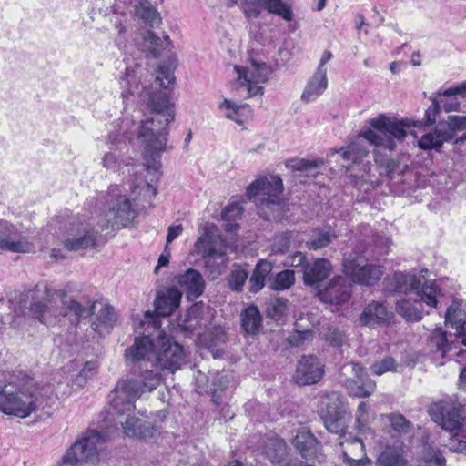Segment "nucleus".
Masks as SVG:
<instances>
[{
    "label": "nucleus",
    "instance_id": "c756f323",
    "mask_svg": "<svg viewBox=\"0 0 466 466\" xmlns=\"http://www.w3.org/2000/svg\"><path fill=\"white\" fill-rule=\"evenodd\" d=\"M292 443L305 459L316 456L319 448V443L314 435L305 429L298 431Z\"/></svg>",
    "mask_w": 466,
    "mask_h": 466
},
{
    "label": "nucleus",
    "instance_id": "e433bc0d",
    "mask_svg": "<svg viewBox=\"0 0 466 466\" xmlns=\"http://www.w3.org/2000/svg\"><path fill=\"white\" fill-rule=\"evenodd\" d=\"M273 265L267 260H259L249 279L250 290L259 291L265 286L266 278L272 271Z\"/></svg>",
    "mask_w": 466,
    "mask_h": 466
},
{
    "label": "nucleus",
    "instance_id": "ddd939ff",
    "mask_svg": "<svg viewBox=\"0 0 466 466\" xmlns=\"http://www.w3.org/2000/svg\"><path fill=\"white\" fill-rule=\"evenodd\" d=\"M99 234L86 221H76L70 224L65 236L63 245L69 251H78L94 248Z\"/></svg>",
    "mask_w": 466,
    "mask_h": 466
},
{
    "label": "nucleus",
    "instance_id": "393cba45",
    "mask_svg": "<svg viewBox=\"0 0 466 466\" xmlns=\"http://www.w3.org/2000/svg\"><path fill=\"white\" fill-rule=\"evenodd\" d=\"M100 309L96 313H94L95 317L92 322V328L98 333H108L116 324L118 320V314L109 304L98 303Z\"/></svg>",
    "mask_w": 466,
    "mask_h": 466
},
{
    "label": "nucleus",
    "instance_id": "052dcab7",
    "mask_svg": "<svg viewBox=\"0 0 466 466\" xmlns=\"http://www.w3.org/2000/svg\"><path fill=\"white\" fill-rule=\"evenodd\" d=\"M289 248V238L287 234H280L275 238L272 251L275 253H285Z\"/></svg>",
    "mask_w": 466,
    "mask_h": 466
},
{
    "label": "nucleus",
    "instance_id": "f3484780",
    "mask_svg": "<svg viewBox=\"0 0 466 466\" xmlns=\"http://www.w3.org/2000/svg\"><path fill=\"white\" fill-rule=\"evenodd\" d=\"M324 374V364L314 355L303 356L297 364L294 380L299 385L315 384Z\"/></svg>",
    "mask_w": 466,
    "mask_h": 466
},
{
    "label": "nucleus",
    "instance_id": "20e7f679",
    "mask_svg": "<svg viewBox=\"0 0 466 466\" xmlns=\"http://www.w3.org/2000/svg\"><path fill=\"white\" fill-rule=\"evenodd\" d=\"M38 287L28 291L25 296L31 297L32 302L28 308L31 316L46 326H55L61 318L73 314L77 321L95 313L97 302L88 303L87 306L73 299H68L66 291L52 290L47 285L44 286L43 295L38 294Z\"/></svg>",
    "mask_w": 466,
    "mask_h": 466
},
{
    "label": "nucleus",
    "instance_id": "bf43d9fd",
    "mask_svg": "<svg viewBox=\"0 0 466 466\" xmlns=\"http://www.w3.org/2000/svg\"><path fill=\"white\" fill-rule=\"evenodd\" d=\"M243 212L242 207L238 203L228 205L221 213V218L224 220H235L240 218Z\"/></svg>",
    "mask_w": 466,
    "mask_h": 466
},
{
    "label": "nucleus",
    "instance_id": "4be33fe9",
    "mask_svg": "<svg viewBox=\"0 0 466 466\" xmlns=\"http://www.w3.org/2000/svg\"><path fill=\"white\" fill-rule=\"evenodd\" d=\"M332 270L330 262L326 258H316L303 268V280L308 286L318 285L326 279Z\"/></svg>",
    "mask_w": 466,
    "mask_h": 466
},
{
    "label": "nucleus",
    "instance_id": "cd10ccee",
    "mask_svg": "<svg viewBox=\"0 0 466 466\" xmlns=\"http://www.w3.org/2000/svg\"><path fill=\"white\" fill-rule=\"evenodd\" d=\"M465 313L461 308L460 303L454 301L447 309L445 314V322L449 323L452 329H456L457 339L461 343L466 346V318Z\"/></svg>",
    "mask_w": 466,
    "mask_h": 466
},
{
    "label": "nucleus",
    "instance_id": "aec40b11",
    "mask_svg": "<svg viewBox=\"0 0 466 466\" xmlns=\"http://www.w3.org/2000/svg\"><path fill=\"white\" fill-rule=\"evenodd\" d=\"M319 299L325 303L340 305L351 296V284L341 276L333 278L328 286L318 292Z\"/></svg>",
    "mask_w": 466,
    "mask_h": 466
},
{
    "label": "nucleus",
    "instance_id": "6ab92c4d",
    "mask_svg": "<svg viewBox=\"0 0 466 466\" xmlns=\"http://www.w3.org/2000/svg\"><path fill=\"white\" fill-rule=\"evenodd\" d=\"M107 145L109 151L106 152L102 158V165L105 168L116 173L129 165V157L123 153L126 143L122 141L119 135L109 134Z\"/></svg>",
    "mask_w": 466,
    "mask_h": 466
},
{
    "label": "nucleus",
    "instance_id": "ea45409f",
    "mask_svg": "<svg viewBox=\"0 0 466 466\" xmlns=\"http://www.w3.org/2000/svg\"><path fill=\"white\" fill-rule=\"evenodd\" d=\"M345 461H351L352 459L364 455V444L358 438H351L340 442Z\"/></svg>",
    "mask_w": 466,
    "mask_h": 466
},
{
    "label": "nucleus",
    "instance_id": "4468645a",
    "mask_svg": "<svg viewBox=\"0 0 466 466\" xmlns=\"http://www.w3.org/2000/svg\"><path fill=\"white\" fill-rule=\"evenodd\" d=\"M345 375H351L344 380V386L350 395L358 398L370 396L376 389V382L365 372L358 363H348L342 367Z\"/></svg>",
    "mask_w": 466,
    "mask_h": 466
},
{
    "label": "nucleus",
    "instance_id": "412c9836",
    "mask_svg": "<svg viewBox=\"0 0 466 466\" xmlns=\"http://www.w3.org/2000/svg\"><path fill=\"white\" fill-rule=\"evenodd\" d=\"M196 247L203 253L207 264H209L212 259H218V265L226 263V246L220 238L213 241L209 232H206L198 239Z\"/></svg>",
    "mask_w": 466,
    "mask_h": 466
},
{
    "label": "nucleus",
    "instance_id": "a211bd4d",
    "mask_svg": "<svg viewBox=\"0 0 466 466\" xmlns=\"http://www.w3.org/2000/svg\"><path fill=\"white\" fill-rule=\"evenodd\" d=\"M114 393V390L109 394V403L111 408L112 415L117 416V417H125V421H120L123 427L124 433L129 437H135L139 439H147L148 437H151L153 435L154 427L150 422L144 421L139 418L134 417L130 415V412H132L135 410V407L123 413H118L116 410L113 408L112 405V395ZM137 400H134V402Z\"/></svg>",
    "mask_w": 466,
    "mask_h": 466
},
{
    "label": "nucleus",
    "instance_id": "a878e982",
    "mask_svg": "<svg viewBox=\"0 0 466 466\" xmlns=\"http://www.w3.org/2000/svg\"><path fill=\"white\" fill-rule=\"evenodd\" d=\"M182 291L177 288H170L165 292L158 293L155 299V307L157 315L168 316L180 304Z\"/></svg>",
    "mask_w": 466,
    "mask_h": 466
},
{
    "label": "nucleus",
    "instance_id": "4d7b16f0",
    "mask_svg": "<svg viewBox=\"0 0 466 466\" xmlns=\"http://www.w3.org/2000/svg\"><path fill=\"white\" fill-rule=\"evenodd\" d=\"M325 339L334 347H339L346 341V336L338 328H329L324 335Z\"/></svg>",
    "mask_w": 466,
    "mask_h": 466
},
{
    "label": "nucleus",
    "instance_id": "6e6552de",
    "mask_svg": "<svg viewBox=\"0 0 466 466\" xmlns=\"http://www.w3.org/2000/svg\"><path fill=\"white\" fill-rule=\"evenodd\" d=\"M429 414L442 429L451 432L456 431V435L465 438L459 441L457 450L466 452V435L464 434L466 426L463 424V409L460 405L441 401L430 407Z\"/></svg>",
    "mask_w": 466,
    "mask_h": 466
},
{
    "label": "nucleus",
    "instance_id": "e2e57ef3",
    "mask_svg": "<svg viewBox=\"0 0 466 466\" xmlns=\"http://www.w3.org/2000/svg\"><path fill=\"white\" fill-rule=\"evenodd\" d=\"M306 256L301 252H296L289 256L286 259L285 265L288 267H300L305 266Z\"/></svg>",
    "mask_w": 466,
    "mask_h": 466
},
{
    "label": "nucleus",
    "instance_id": "2eb2a0df",
    "mask_svg": "<svg viewBox=\"0 0 466 466\" xmlns=\"http://www.w3.org/2000/svg\"><path fill=\"white\" fill-rule=\"evenodd\" d=\"M343 267L346 276L354 283L360 285L372 286L382 276V270L380 266L369 264L361 257L346 258Z\"/></svg>",
    "mask_w": 466,
    "mask_h": 466
},
{
    "label": "nucleus",
    "instance_id": "dca6fc26",
    "mask_svg": "<svg viewBox=\"0 0 466 466\" xmlns=\"http://www.w3.org/2000/svg\"><path fill=\"white\" fill-rule=\"evenodd\" d=\"M0 249L14 253H30L35 250V245L26 237H17L15 226L0 219Z\"/></svg>",
    "mask_w": 466,
    "mask_h": 466
},
{
    "label": "nucleus",
    "instance_id": "473e14b6",
    "mask_svg": "<svg viewBox=\"0 0 466 466\" xmlns=\"http://www.w3.org/2000/svg\"><path fill=\"white\" fill-rule=\"evenodd\" d=\"M368 149L360 140L351 142L346 147H341L337 151L338 154L344 160L342 166L349 168L350 164L360 163L368 155Z\"/></svg>",
    "mask_w": 466,
    "mask_h": 466
},
{
    "label": "nucleus",
    "instance_id": "603ef678",
    "mask_svg": "<svg viewBox=\"0 0 466 466\" xmlns=\"http://www.w3.org/2000/svg\"><path fill=\"white\" fill-rule=\"evenodd\" d=\"M422 459L425 466H445L446 460L439 451H435L431 447H426L422 452Z\"/></svg>",
    "mask_w": 466,
    "mask_h": 466
},
{
    "label": "nucleus",
    "instance_id": "bb28decb",
    "mask_svg": "<svg viewBox=\"0 0 466 466\" xmlns=\"http://www.w3.org/2000/svg\"><path fill=\"white\" fill-rule=\"evenodd\" d=\"M327 87V70H316L304 88L301 100L306 103L314 101L325 92Z\"/></svg>",
    "mask_w": 466,
    "mask_h": 466
},
{
    "label": "nucleus",
    "instance_id": "09e8293b",
    "mask_svg": "<svg viewBox=\"0 0 466 466\" xmlns=\"http://www.w3.org/2000/svg\"><path fill=\"white\" fill-rule=\"evenodd\" d=\"M397 368V362L392 357H386L380 361L372 363L370 367L372 374L380 376L389 371H394Z\"/></svg>",
    "mask_w": 466,
    "mask_h": 466
},
{
    "label": "nucleus",
    "instance_id": "c85d7f7f",
    "mask_svg": "<svg viewBox=\"0 0 466 466\" xmlns=\"http://www.w3.org/2000/svg\"><path fill=\"white\" fill-rule=\"evenodd\" d=\"M390 319V313L383 303L371 302L365 307L360 316V321L362 325L374 327L375 325L385 323Z\"/></svg>",
    "mask_w": 466,
    "mask_h": 466
},
{
    "label": "nucleus",
    "instance_id": "69168bd1",
    "mask_svg": "<svg viewBox=\"0 0 466 466\" xmlns=\"http://www.w3.org/2000/svg\"><path fill=\"white\" fill-rule=\"evenodd\" d=\"M312 336V332L309 329H305L302 331H297L295 334L290 336L289 343L292 346H299L300 343L306 339H309V337Z\"/></svg>",
    "mask_w": 466,
    "mask_h": 466
},
{
    "label": "nucleus",
    "instance_id": "680f3d73",
    "mask_svg": "<svg viewBox=\"0 0 466 466\" xmlns=\"http://www.w3.org/2000/svg\"><path fill=\"white\" fill-rule=\"evenodd\" d=\"M386 174L390 178L393 179L397 176H401L403 174L402 166L394 160H389L385 167Z\"/></svg>",
    "mask_w": 466,
    "mask_h": 466
},
{
    "label": "nucleus",
    "instance_id": "f257e3e1",
    "mask_svg": "<svg viewBox=\"0 0 466 466\" xmlns=\"http://www.w3.org/2000/svg\"><path fill=\"white\" fill-rule=\"evenodd\" d=\"M143 69L136 65L126 68L120 76V85L125 99L128 96L138 95L140 101L149 110L150 116L134 122L128 134L136 136L143 148L144 166L152 177L147 181L136 177L131 187V193L137 209L144 210L153 207V198L157 190L154 181L160 176L161 154L167 148L168 125L174 120V106L170 103L168 96L157 88H167L175 81L173 71L165 66H159L155 76L154 84L139 89V82Z\"/></svg>",
    "mask_w": 466,
    "mask_h": 466
},
{
    "label": "nucleus",
    "instance_id": "6e6d98bb",
    "mask_svg": "<svg viewBox=\"0 0 466 466\" xmlns=\"http://www.w3.org/2000/svg\"><path fill=\"white\" fill-rule=\"evenodd\" d=\"M248 279V272L240 268L233 269L228 278V283L233 290H240Z\"/></svg>",
    "mask_w": 466,
    "mask_h": 466
},
{
    "label": "nucleus",
    "instance_id": "9d476101",
    "mask_svg": "<svg viewBox=\"0 0 466 466\" xmlns=\"http://www.w3.org/2000/svg\"><path fill=\"white\" fill-rule=\"evenodd\" d=\"M440 290L434 282L425 281L420 290L415 292L414 298L397 301V312L407 320L416 321L422 318V303L434 308L437 306V296Z\"/></svg>",
    "mask_w": 466,
    "mask_h": 466
},
{
    "label": "nucleus",
    "instance_id": "3c124183",
    "mask_svg": "<svg viewBox=\"0 0 466 466\" xmlns=\"http://www.w3.org/2000/svg\"><path fill=\"white\" fill-rule=\"evenodd\" d=\"M323 164L322 160H308V159H290L287 162V167L292 170H315Z\"/></svg>",
    "mask_w": 466,
    "mask_h": 466
},
{
    "label": "nucleus",
    "instance_id": "a19ab883",
    "mask_svg": "<svg viewBox=\"0 0 466 466\" xmlns=\"http://www.w3.org/2000/svg\"><path fill=\"white\" fill-rule=\"evenodd\" d=\"M269 281V286L274 290L289 289L295 282V273L293 270L286 269L276 274Z\"/></svg>",
    "mask_w": 466,
    "mask_h": 466
},
{
    "label": "nucleus",
    "instance_id": "37998d69",
    "mask_svg": "<svg viewBox=\"0 0 466 466\" xmlns=\"http://www.w3.org/2000/svg\"><path fill=\"white\" fill-rule=\"evenodd\" d=\"M431 344L436 348L443 358L445 353L451 350V345L447 340V334L441 328L435 329L431 335Z\"/></svg>",
    "mask_w": 466,
    "mask_h": 466
},
{
    "label": "nucleus",
    "instance_id": "72a5a7b5",
    "mask_svg": "<svg viewBox=\"0 0 466 466\" xmlns=\"http://www.w3.org/2000/svg\"><path fill=\"white\" fill-rule=\"evenodd\" d=\"M129 5L134 8L136 15L150 25L160 22L158 13L148 0H129Z\"/></svg>",
    "mask_w": 466,
    "mask_h": 466
},
{
    "label": "nucleus",
    "instance_id": "79ce46f5",
    "mask_svg": "<svg viewBox=\"0 0 466 466\" xmlns=\"http://www.w3.org/2000/svg\"><path fill=\"white\" fill-rule=\"evenodd\" d=\"M202 308V303H196L187 309L185 319L179 324L184 330L193 331L197 329Z\"/></svg>",
    "mask_w": 466,
    "mask_h": 466
},
{
    "label": "nucleus",
    "instance_id": "338daca9",
    "mask_svg": "<svg viewBox=\"0 0 466 466\" xmlns=\"http://www.w3.org/2000/svg\"><path fill=\"white\" fill-rule=\"evenodd\" d=\"M445 96L461 95L462 97H466V81L449 87L444 91Z\"/></svg>",
    "mask_w": 466,
    "mask_h": 466
},
{
    "label": "nucleus",
    "instance_id": "423d86ee",
    "mask_svg": "<svg viewBox=\"0 0 466 466\" xmlns=\"http://www.w3.org/2000/svg\"><path fill=\"white\" fill-rule=\"evenodd\" d=\"M375 129H368L360 134L375 147H383L390 151L395 150L397 144L402 142L412 127H420L421 121H411L408 118L395 119L380 115L369 120Z\"/></svg>",
    "mask_w": 466,
    "mask_h": 466
},
{
    "label": "nucleus",
    "instance_id": "f8f14e48",
    "mask_svg": "<svg viewBox=\"0 0 466 466\" xmlns=\"http://www.w3.org/2000/svg\"><path fill=\"white\" fill-rule=\"evenodd\" d=\"M137 211L127 198L118 196L112 201L108 210L100 216L98 225L102 229L125 228L133 221Z\"/></svg>",
    "mask_w": 466,
    "mask_h": 466
},
{
    "label": "nucleus",
    "instance_id": "b1692460",
    "mask_svg": "<svg viewBox=\"0 0 466 466\" xmlns=\"http://www.w3.org/2000/svg\"><path fill=\"white\" fill-rule=\"evenodd\" d=\"M235 70L238 75V80L245 83H266L271 73L270 67L264 62L251 61L248 67L236 66Z\"/></svg>",
    "mask_w": 466,
    "mask_h": 466
},
{
    "label": "nucleus",
    "instance_id": "7c9ffc66",
    "mask_svg": "<svg viewBox=\"0 0 466 466\" xmlns=\"http://www.w3.org/2000/svg\"><path fill=\"white\" fill-rule=\"evenodd\" d=\"M241 328L247 335H256L262 327V316L257 306L250 305L240 314Z\"/></svg>",
    "mask_w": 466,
    "mask_h": 466
},
{
    "label": "nucleus",
    "instance_id": "f704fd0d",
    "mask_svg": "<svg viewBox=\"0 0 466 466\" xmlns=\"http://www.w3.org/2000/svg\"><path fill=\"white\" fill-rule=\"evenodd\" d=\"M395 289L399 293L408 294L413 290H420L421 279L416 275L396 272L394 275Z\"/></svg>",
    "mask_w": 466,
    "mask_h": 466
},
{
    "label": "nucleus",
    "instance_id": "58836bf2",
    "mask_svg": "<svg viewBox=\"0 0 466 466\" xmlns=\"http://www.w3.org/2000/svg\"><path fill=\"white\" fill-rule=\"evenodd\" d=\"M144 46L154 56L160 54L162 49L169 46V37L163 38L157 36L152 31H147L143 36Z\"/></svg>",
    "mask_w": 466,
    "mask_h": 466
},
{
    "label": "nucleus",
    "instance_id": "13d9d810",
    "mask_svg": "<svg viewBox=\"0 0 466 466\" xmlns=\"http://www.w3.org/2000/svg\"><path fill=\"white\" fill-rule=\"evenodd\" d=\"M96 369V364L94 361H87L85 363L83 369L76 378V381L79 387H83L88 378H91Z\"/></svg>",
    "mask_w": 466,
    "mask_h": 466
},
{
    "label": "nucleus",
    "instance_id": "49530a36",
    "mask_svg": "<svg viewBox=\"0 0 466 466\" xmlns=\"http://www.w3.org/2000/svg\"><path fill=\"white\" fill-rule=\"evenodd\" d=\"M370 406L366 401H361L356 411V423L358 429L364 431L369 429L368 425L370 422L373 415L370 414Z\"/></svg>",
    "mask_w": 466,
    "mask_h": 466
},
{
    "label": "nucleus",
    "instance_id": "39448f33",
    "mask_svg": "<svg viewBox=\"0 0 466 466\" xmlns=\"http://www.w3.org/2000/svg\"><path fill=\"white\" fill-rule=\"evenodd\" d=\"M283 184L277 176L260 177L247 188L248 198L258 197L256 205L258 215L264 219L279 220L286 212V203L280 198Z\"/></svg>",
    "mask_w": 466,
    "mask_h": 466
},
{
    "label": "nucleus",
    "instance_id": "5fc2aeb1",
    "mask_svg": "<svg viewBox=\"0 0 466 466\" xmlns=\"http://www.w3.org/2000/svg\"><path fill=\"white\" fill-rule=\"evenodd\" d=\"M285 452V443L282 441H272L266 449V456L271 462H279Z\"/></svg>",
    "mask_w": 466,
    "mask_h": 466
},
{
    "label": "nucleus",
    "instance_id": "c03bdc74",
    "mask_svg": "<svg viewBox=\"0 0 466 466\" xmlns=\"http://www.w3.org/2000/svg\"><path fill=\"white\" fill-rule=\"evenodd\" d=\"M265 9L282 17L286 21H291L293 18L290 7L282 0H266Z\"/></svg>",
    "mask_w": 466,
    "mask_h": 466
},
{
    "label": "nucleus",
    "instance_id": "c9c22d12",
    "mask_svg": "<svg viewBox=\"0 0 466 466\" xmlns=\"http://www.w3.org/2000/svg\"><path fill=\"white\" fill-rule=\"evenodd\" d=\"M390 426L400 437L411 438L415 432L413 424L400 413H390L386 415Z\"/></svg>",
    "mask_w": 466,
    "mask_h": 466
},
{
    "label": "nucleus",
    "instance_id": "4c0bfd02",
    "mask_svg": "<svg viewBox=\"0 0 466 466\" xmlns=\"http://www.w3.org/2000/svg\"><path fill=\"white\" fill-rule=\"evenodd\" d=\"M337 235L330 229L316 228L312 230L310 238L307 240L306 246L309 249H319L329 246Z\"/></svg>",
    "mask_w": 466,
    "mask_h": 466
},
{
    "label": "nucleus",
    "instance_id": "1a4fd4ad",
    "mask_svg": "<svg viewBox=\"0 0 466 466\" xmlns=\"http://www.w3.org/2000/svg\"><path fill=\"white\" fill-rule=\"evenodd\" d=\"M320 413L326 429L336 434L344 435L350 420L344 399L337 392L322 398Z\"/></svg>",
    "mask_w": 466,
    "mask_h": 466
},
{
    "label": "nucleus",
    "instance_id": "9b49d317",
    "mask_svg": "<svg viewBox=\"0 0 466 466\" xmlns=\"http://www.w3.org/2000/svg\"><path fill=\"white\" fill-rule=\"evenodd\" d=\"M464 130H466V116L450 115L446 120L438 123L433 132L421 136L418 140V146L424 150H439L444 142L452 139L457 132Z\"/></svg>",
    "mask_w": 466,
    "mask_h": 466
},
{
    "label": "nucleus",
    "instance_id": "0e129e2a",
    "mask_svg": "<svg viewBox=\"0 0 466 466\" xmlns=\"http://www.w3.org/2000/svg\"><path fill=\"white\" fill-rule=\"evenodd\" d=\"M440 106L436 101H433L432 104L428 107L425 111V125H432L436 121V116L439 113Z\"/></svg>",
    "mask_w": 466,
    "mask_h": 466
},
{
    "label": "nucleus",
    "instance_id": "0eeeda50",
    "mask_svg": "<svg viewBox=\"0 0 466 466\" xmlns=\"http://www.w3.org/2000/svg\"><path fill=\"white\" fill-rule=\"evenodd\" d=\"M97 431H88L76 440L66 451L57 466H77L80 462L95 464L98 461L99 446L104 443Z\"/></svg>",
    "mask_w": 466,
    "mask_h": 466
},
{
    "label": "nucleus",
    "instance_id": "8fccbe9b",
    "mask_svg": "<svg viewBox=\"0 0 466 466\" xmlns=\"http://www.w3.org/2000/svg\"><path fill=\"white\" fill-rule=\"evenodd\" d=\"M289 309V301L285 298H276L268 307V315L274 319L283 317Z\"/></svg>",
    "mask_w": 466,
    "mask_h": 466
},
{
    "label": "nucleus",
    "instance_id": "774afa93",
    "mask_svg": "<svg viewBox=\"0 0 466 466\" xmlns=\"http://www.w3.org/2000/svg\"><path fill=\"white\" fill-rule=\"evenodd\" d=\"M183 231V227L181 224L172 225L168 228L167 236V245L171 243L176 238H177ZM167 247L165 251H167Z\"/></svg>",
    "mask_w": 466,
    "mask_h": 466
},
{
    "label": "nucleus",
    "instance_id": "f03ea898",
    "mask_svg": "<svg viewBox=\"0 0 466 466\" xmlns=\"http://www.w3.org/2000/svg\"><path fill=\"white\" fill-rule=\"evenodd\" d=\"M145 319L141 325L146 326L145 331L148 333L136 338L125 353L127 360L134 365L135 373L120 380L112 395L113 408L118 413L132 410L135 400L157 389L161 375L154 368L173 373L186 363L183 347L166 336L158 318L147 311Z\"/></svg>",
    "mask_w": 466,
    "mask_h": 466
},
{
    "label": "nucleus",
    "instance_id": "864d4df0",
    "mask_svg": "<svg viewBox=\"0 0 466 466\" xmlns=\"http://www.w3.org/2000/svg\"><path fill=\"white\" fill-rule=\"evenodd\" d=\"M266 0H241V8L248 17H257L265 9Z\"/></svg>",
    "mask_w": 466,
    "mask_h": 466
},
{
    "label": "nucleus",
    "instance_id": "a18cd8bd",
    "mask_svg": "<svg viewBox=\"0 0 466 466\" xmlns=\"http://www.w3.org/2000/svg\"><path fill=\"white\" fill-rule=\"evenodd\" d=\"M228 379L227 376L221 374H216L212 380V387L210 388V393L212 395V400L219 405L222 400V395L224 390L228 385Z\"/></svg>",
    "mask_w": 466,
    "mask_h": 466
},
{
    "label": "nucleus",
    "instance_id": "7ed1b4c3",
    "mask_svg": "<svg viewBox=\"0 0 466 466\" xmlns=\"http://www.w3.org/2000/svg\"><path fill=\"white\" fill-rule=\"evenodd\" d=\"M42 389L22 370L0 372V412L26 418L43 403Z\"/></svg>",
    "mask_w": 466,
    "mask_h": 466
},
{
    "label": "nucleus",
    "instance_id": "2f4dec72",
    "mask_svg": "<svg viewBox=\"0 0 466 466\" xmlns=\"http://www.w3.org/2000/svg\"><path fill=\"white\" fill-rule=\"evenodd\" d=\"M378 466H407L408 460L401 447L387 446L376 459Z\"/></svg>",
    "mask_w": 466,
    "mask_h": 466
},
{
    "label": "nucleus",
    "instance_id": "de8ad7c7",
    "mask_svg": "<svg viewBox=\"0 0 466 466\" xmlns=\"http://www.w3.org/2000/svg\"><path fill=\"white\" fill-rule=\"evenodd\" d=\"M221 110H226L225 116L231 120H234L237 123H241L239 119L240 111L248 110L249 111V107L248 105H237L229 99H225L223 103L219 106Z\"/></svg>",
    "mask_w": 466,
    "mask_h": 466
},
{
    "label": "nucleus",
    "instance_id": "5701e85b",
    "mask_svg": "<svg viewBox=\"0 0 466 466\" xmlns=\"http://www.w3.org/2000/svg\"><path fill=\"white\" fill-rule=\"evenodd\" d=\"M180 289L186 293L188 299H194L202 295L205 281L202 275L196 269H187L177 277Z\"/></svg>",
    "mask_w": 466,
    "mask_h": 466
}]
</instances>
